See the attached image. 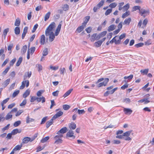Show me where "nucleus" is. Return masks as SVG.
<instances>
[{"instance_id":"26","label":"nucleus","mask_w":154,"mask_h":154,"mask_svg":"<svg viewBox=\"0 0 154 154\" xmlns=\"http://www.w3.org/2000/svg\"><path fill=\"white\" fill-rule=\"evenodd\" d=\"M73 90L72 89H71L68 91L63 95V97L64 98L66 97L69 95L71 93Z\"/></svg>"},{"instance_id":"41","label":"nucleus","mask_w":154,"mask_h":154,"mask_svg":"<svg viewBox=\"0 0 154 154\" xmlns=\"http://www.w3.org/2000/svg\"><path fill=\"white\" fill-rule=\"evenodd\" d=\"M148 69H141L140 71V72L143 73V74H147L148 72Z\"/></svg>"},{"instance_id":"32","label":"nucleus","mask_w":154,"mask_h":154,"mask_svg":"<svg viewBox=\"0 0 154 154\" xmlns=\"http://www.w3.org/2000/svg\"><path fill=\"white\" fill-rule=\"evenodd\" d=\"M130 11H127L122 14V17L124 18L130 15Z\"/></svg>"},{"instance_id":"6","label":"nucleus","mask_w":154,"mask_h":154,"mask_svg":"<svg viewBox=\"0 0 154 154\" xmlns=\"http://www.w3.org/2000/svg\"><path fill=\"white\" fill-rule=\"evenodd\" d=\"M109 79L108 78H106L104 79L103 82H102L98 84L97 85L98 87H100L103 86H105L107 85V83L109 82Z\"/></svg>"},{"instance_id":"30","label":"nucleus","mask_w":154,"mask_h":154,"mask_svg":"<svg viewBox=\"0 0 154 154\" xmlns=\"http://www.w3.org/2000/svg\"><path fill=\"white\" fill-rule=\"evenodd\" d=\"M20 21L19 18H17L16 20L14 23L15 26H19L20 25Z\"/></svg>"},{"instance_id":"61","label":"nucleus","mask_w":154,"mask_h":154,"mask_svg":"<svg viewBox=\"0 0 154 154\" xmlns=\"http://www.w3.org/2000/svg\"><path fill=\"white\" fill-rule=\"evenodd\" d=\"M112 9H108L106 10V12L105 13V15L106 16L112 12Z\"/></svg>"},{"instance_id":"19","label":"nucleus","mask_w":154,"mask_h":154,"mask_svg":"<svg viewBox=\"0 0 154 154\" xmlns=\"http://www.w3.org/2000/svg\"><path fill=\"white\" fill-rule=\"evenodd\" d=\"M131 21V18H128L126 19L124 22L123 23V24L124 25H129Z\"/></svg>"},{"instance_id":"28","label":"nucleus","mask_w":154,"mask_h":154,"mask_svg":"<svg viewBox=\"0 0 154 154\" xmlns=\"http://www.w3.org/2000/svg\"><path fill=\"white\" fill-rule=\"evenodd\" d=\"M90 18V16H86L85 17V21L82 23L83 25H84L85 26H86V25L87 23L88 22Z\"/></svg>"},{"instance_id":"59","label":"nucleus","mask_w":154,"mask_h":154,"mask_svg":"<svg viewBox=\"0 0 154 154\" xmlns=\"http://www.w3.org/2000/svg\"><path fill=\"white\" fill-rule=\"evenodd\" d=\"M9 98H8L5 99L3 100L2 102H1V105H4L9 100Z\"/></svg>"},{"instance_id":"53","label":"nucleus","mask_w":154,"mask_h":154,"mask_svg":"<svg viewBox=\"0 0 154 154\" xmlns=\"http://www.w3.org/2000/svg\"><path fill=\"white\" fill-rule=\"evenodd\" d=\"M0 119L1 121H3L5 120L4 114V113L0 114Z\"/></svg>"},{"instance_id":"20","label":"nucleus","mask_w":154,"mask_h":154,"mask_svg":"<svg viewBox=\"0 0 154 154\" xmlns=\"http://www.w3.org/2000/svg\"><path fill=\"white\" fill-rule=\"evenodd\" d=\"M30 93V91L29 89H27L23 94V97L26 98L28 96Z\"/></svg>"},{"instance_id":"56","label":"nucleus","mask_w":154,"mask_h":154,"mask_svg":"<svg viewBox=\"0 0 154 154\" xmlns=\"http://www.w3.org/2000/svg\"><path fill=\"white\" fill-rule=\"evenodd\" d=\"M78 112L79 115L85 113V111L84 109H78Z\"/></svg>"},{"instance_id":"58","label":"nucleus","mask_w":154,"mask_h":154,"mask_svg":"<svg viewBox=\"0 0 154 154\" xmlns=\"http://www.w3.org/2000/svg\"><path fill=\"white\" fill-rule=\"evenodd\" d=\"M16 58H14L13 59H12L11 61H10V66H12L14 63H15L16 61Z\"/></svg>"},{"instance_id":"34","label":"nucleus","mask_w":154,"mask_h":154,"mask_svg":"<svg viewBox=\"0 0 154 154\" xmlns=\"http://www.w3.org/2000/svg\"><path fill=\"white\" fill-rule=\"evenodd\" d=\"M10 66H8L4 70V71L2 72V74L4 75H5L6 74L9 70L10 69Z\"/></svg>"},{"instance_id":"60","label":"nucleus","mask_w":154,"mask_h":154,"mask_svg":"<svg viewBox=\"0 0 154 154\" xmlns=\"http://www.w3.org/2000/svg\"><path fill=\"white\" fill-rule=\"evenodd\" d=\"M133 77V75H131L128 76H125L124 77V78L125 79H128V80H131L132 79Z\"/></svg>"},{"instance_id":"29","label":"nucleus","mask_w":154,"mask_h":154,"mask_svg":"<svg viewBox=\"0 0 154 154\" xmlns=\"http://www.w3.org/2000/svg\"><path fill=\"white\" fill-rule=\"evenodd\" d=\"M10 79H8L5 81L2 84V85L5 87L7 86L10 83Z\"/></svg>"},{"instance_id":"22","label":"nucleus","mask_w":154,"mask_h":154,"mask_svg":"<svg viewBox=\"0 0 154 154\" xmlns=\"http://www.w3.org/2000/svg\"><path fill=\"white\" fill-rule=\"evenodd\" d=\"M76 124L74 122H71L69 125V128L70 129L74 130L76 128Z\"/></svg>"},{"instance_id":"52","label":"nucleus","mask_w":154,"mask_h":154,"mask_svg":"<svg viewBox=\"0 0 154 154\" xmlns=\"http://www.w3.org/2000/svg\"><path fill=\"white\" fill-rule=\"evenodd\" d=\"M13 46V44H10L8 46V50L9 51H9V53L10 54L11 53V50Z\"/></svg>"},{"instance_id":"33","label":"nucleus","mask_w":154,"mask_h":154,"mask_svg":"<svg viewBox=\"0 0 154 154\" xmlns=\"http://www.w3.org/2000/svg\"><path fill=\"white\" fill-rule=\"evenodd\" d=\"M34 121V119L30 118L29 117V116H28L26 119V122L27 123L33 122Z\"/></svg>"},{"instance_id":"27","label":"nucleus","mask_w":154,"mask_h":154,"mask_svg":"<svg viewBox=\"0 0 154 154\" xmlns=\"http://www.w3.org/2000/svg\"><path fill=\"white\" fill-rule=\"evenodd\" d=\"M51 14V12H48L46 14L44 17V20L46 21L49 18Z\"/></svg>"},{"instance_id":"62","label":"nucleus","mask_w":154,"mask_h":154,"mask_svg":"<svg viewBox=\"0 0 154 154\" xmlns=\"http://www.w3.org/2000/svg\"><path fill=\"white\" fill-rule=\"evenodd\" d=\"M38 26V25L37 24H36L34 25V27L33 28V29L32 30V32L33 33L35 31V30L37 28Z\"/></svg>"},{"instance_id":"16","label":"nucleus","mask_w":154,"mask_h":154,"mask_svg":"<svg viewBox=\"0 0 154 154\" xmlns=\"http://www.w3.org/2000/svg\"><path fill=\"white\" fill-rule=\"evenodd\" d=\"M4 50L3 48H1L0 50V56H1V59L2 60L5 59V54H4Z\"/></svg>"},{"instance_id":"4","label":"nucleus","mask_w":154,"mask_h":154,"mask_svg":"<svg viewBox=\"0 0 154 154\" xmlns=\"http://www.w3.org/2000/svg\"><path fill=\"white\" fill-rule=\"evenodd\" d=\"M25 84H26V87H28L29 85V82L28 80H24L22 82V85L20 86V89H23L25 86Z\"/></svg>"},{"instance_id":"54","label":"nucleus","mask_w":154,"mask_h":154,"mask_svg":"<svg viewBox=\"0 0 154 154\" xmlns=\"http://www.w3.org/2000/svg\"><path fill=\"white\" fill-rule=\"evenodd\" d=\"M124 2H122L119 3V10L121 11L123 8L122 7V6L124 5Z\"/></svg>"},{"instance_id":"15","label":"nucleus","mask_w":154,"mask_h":154,"mask_svg":"<svg viewBox=\"0 0 154 154\" xmlns=\"http://www.w3.org/2000/svg\"><path fill=\"white\" fill-rule=\"evenodd\" d=\"M32 75V72H26L24 74V80H25L27 78V77L29 78Z\"/></svg>"},{"instance_id":"51","label":"nucleus","mask_w":154,"mask_h":154,"mask_svg":"<svg viewBox=\"0 0 154 154\" xmlns=\"http://www.w3.org/2000/svg\"><path fill=\"white\" fill-rule=\"evenodd\" d=\"M117 38H115V44L116 45L120 44L121 43V40L119 38L118 39Z\"/></svg>"},{"instance_id":"50","label":"nucleus","mask_w":154,"mask_h":154,"mask_svg":"<svg viewBox=\"0 0 154 154\" xmlns=\"http://www.w3.org/2000/svg\"><path fill=\"white\" fill-rule=\"evenodd\" d=\"M129 4L128 3L123 7V8L125 11H127L129 9Z\"/></svg>"},{"instance_id":"46","label":"nucleus","mask_w":154,"mask_h":154,"mask_svg":"<svg viewBox=\"0 0 154 154\" xmlns=\"http://www.w3.org/2000/svg\"><path fill=\"white\" fill-rule=\"evenodd\" d=\"M48 50L47 48H45L43 51L42 55L43 56H45L48 54Z\"/></svg>"},{"instance_id":"10","label":"nucleus","mask_w":154,"mask_h":154,"mask_svg":"<svg viewBox=\"0 0 154 154\" xmlns=\"http://www.w3.org/2000/svg\"><path fill=\"white\" fill-rule=\"evenodd\" d=\"M74 133L73 131L72 130H70L68 132H67L66 134V136L69 137H73L74 138H75V137L73 135Z\"/></svg>"},{"instance_id":"45","label":"nucleus","mask_w":154,"mask_h":154,"mask_svg":"<svg viewBox=\"0 0 154 154\" xmlns=\"http://www.w3.org/2000/svg\"><path fill=\"white\" fill-rule=\"evenodd\" d=\"M35 47H32L30 49H28V50H29L30 54H32L34 52L35 50Z\"/></svg>"},{"instance_id":"31","label":"nucleus","mask_w":154,"mask_h":154,"mask_svg":"<svg viewBox=\"0 0 154 154\" xmlns=\"http://www.w3.org/2000/svg\"><path fill=\"white\" fill-rule=\"evenodd\" d=\"M23 60V58L22 57L19 58L17 61L16 63L17 66H18L20 65Z\"/></svg>"},{"instance_id":"24","label":"nucleus","mask_w":154,"mask_h":154,"mask_svg":"<svg viewBox=\"0 0 154 154\" xmlns=\"http://www.w3.org/2000/svg\"><path fill=\"white\" fill-rule=\"evenodd\" d=\"M102 44V43L100 40H99L94 44V46L95 47L98 48L100 47Z\"/></svg>"},{"instance_id":"47","label":"nucleus","mask_w":154,"mask_h":154,"mask_svg":"<svg viewBox=\"0 0 154 154\" xmlns=\"http://www.w3.org/2000/svg\"><path fill=\"white\" fill-rule=\"evenodd\" d=\"M144 45V43L140 42L135 45L134 46L136 48H138L140 47H142Z\"/></svg>"},{"instance_id":"2","label":"nucleus","mask_w":154,"mask_h":154,"mask_svg":"<svg viewBox=\"0 0 154 154\" xmlns=\"http://www.w3.org/2000/svg\"><path fill=\"white\" fill-rule=\"evenodd\" d=\"M106 31H104L97 35V33H94L91 36V41H94L95 40H98L100 38L104 36L107 33Z\"/></svg>"},{"instance_id":"64","label":"nucleus","mask_w":154,"mask_h":154,"mask_svg":"<svg viewBox=\"0 0 154 154\" xmlns=\"http://www.w3.org/2000/svg\"><path fill=\"white\" fill-rule=\"evenodd\" d=\"M43 92V91L42 90H39L37 92V95L38 96H41Z\"/></svg>"},{"instance_id":"44","label":"nucleus","mask_w":154,"mask_h":154,"mask_svg":"<svg viewBox=\"0 0 154 154\" xmlns=\"http://www.w3.org/2000/svg\"><path fill=\"white\" fill-rule=\"evenodd\" d=\"M20 91L17 90L14 91L12 94V97H16L19 93Z\"/></svg>"},{"instance_id":"38","label":"nucleus","mask_w":154,"mask_h":154,"mask_svg":"<svg viewBox=\"0 0 154 154\" xmlns=\"http://www.w3.org/2000/svg\"><path fill=\"white\" fill-rule=\"evenodd\" d=\"M49 139V137L47 136L43 138L41 140V142L42 143H44L46 142Z\"/></svg>"},{"instance_id":"57","label":"nucleus","mask_w":154,"mask_h":154,"mask_svg":"<svg viewBox=\"0 0 154 154\" xmlns=\"http://www.w3.org/2000/svg\"><path fill=\"white\" fill-rule=\"evenodd\" d=\"M117 5V4L115 3H113L110 4L109 6L111 8H115Z\"/></svg>"},{"instance_id":"36","label":"nucleus","mask_w":154,"mask_h":154,"mask_svg":"<svg viewBox=\"0 0 154 154\" xmlns=\"http://www.w3.org/2000/svg\"><path fill=\"white\" fill-rule=\"evenodd\" d=\"M9 31V29L7 28L5 29L3 31V35L4 36V38H5L7 34V33Z\"/></svg>"},{"instance_id":"7","label":"nucleus","mask_w":154,"mask_h":154,"mask_svg":"<svg viewBox=\"0 0 154 154\" xmlns=\"http://www.w3.org/2000/svg\"><path fill=\"white\" fill-rule=\"evenodd\" d=\"M34 138L31 139L30 137H24L22 140V143H26L29 141L30 142L32 141Z\"/></svg>"},{"instance_id":"23","label":"nucleus","mask_w":154,"mask_h":154,"mask_svg":"<svg viewBox=\"0 0 154 154\" xmlns=\"http://www.w3.org/2000/svg\"><path fill=\"white\" fill-rule=\"evenodd\" d=\"M42 100V103H43L45 102V98L43 96L41 97H36V100L38 102H40Z\"/></svg>"},{"instance_id":"14","label":"nucleus","mask_w":154,"mask_h":154,"mask_svg":"<svg viewBox=\"0 0 154 154\" xmlns=\"http://www.w3.org/2000/svg\"><path fill=\"white\" fill-rule=\"evenodd\" d=\"M148 13V11L143 9V8L140 9L139 11V13L141 14V15L143 16L144 17L145 16L143 14Z\"/></svg>"},{"instance_id":"25","label":"nucleus","mask_w":154,"mask_h":154,"mask_svg":"<svg viewBox=\"0 0 154 154\" xmlns=\"http://www.w3.org/2000/svg\"><path fill=\"white\" fill-rule=\"evenodd\" d=\"M27 49V46L25 45L23 46L21 49V53L22 54H24L26 53Z\"/></svg>"},{"instance_id":"42","label":"nucleus","mask_w":154,"mask_h":154,"mask_svg":"<svg viewBox=\"0 0 154 154\" xmlns=\"http://www.w3.org/2000/svg\"><path fill=\"white\" fill-rule=\"evenodd\" d=\"M60 71V74L64 75V73L66 72V69L64 68H60L59 69Z\"/></svg>"},{"instance_id":"39","label":"nucleus","mask_w":154,"mask_h":154,"mask_svg":"<svg viewBox=\"0 0 154 154\" xmlns=\"http://www.w3.org/2000/svg\"><path fill=\"white\" fill-rule=\"evenodd\" d=\"M14 32L16 34H19L20 33V28L18 27H16L14 29Z\"/></svg>"},{"instance_id":"18","label":"nucleus","mask_w":154,"mask_h":154,"mask_svg":"<svg viewBox=\"0 0 154 154\" xmlns=\"http://www.w3.org/2000/svg\"><path fill=\"white\" fill-rule=\"evenodd\" d=\"M12 116L11 112H10L7 114L5 117V119L8 120L9 119H11L12 118Z\"/></svg>"},{"instance_id":"63","label":"nucleus","mask_w":154,"mask_h":154,"mask_svg":"<svg viewBox=\"0 0 154 154\" xmlns=\"http://www.w3.org/2000/svg\"><path fill=\"white\" fill-rule=\"evenodd\" d=\"M50 68L53 70H56L58 69L59 66H50Z\"/></svg>"},{"instance_id":"35","label":"nucleus","mask_w":154,"mask_h":154,"mask_svg":"<svg viewBox=\"0 0 154 154\" xmlns=\"http://www.w3.org/2000/svg\"><path fill=\"white\" fill-rule=\"evenodd\" d=\"M20 131H19V130L18 129H15L13 130L11 132L13 135H14L18 133H20Z\"/></svg>"},{"instance_id":"48","label":"nucleus","mask_w":154,"mask_h":154,"mask_svg":"<svg viewBox=\"0 0 154 154\" xmlns=\"http://www.w3.org/2000/svg\"><path fill=\"white\" fill-rule=\"evenodd\" d=\"M21 122L20 121H18L14 123V127H17L20 124Z\"/></svg>"},{"instance_id":"49","label":"nucleus","mask_w":154,"mask_h":154,"mask_svg":"<svg viewBox=\"0 0 154 154\" xmlns=\"http://www.w3.org/2000/svg\"><path fill=\"white\" fill-rule=\"evenodd\" d=\"M10 124H8L6 126L3 128L2 130V132H4L5 130L8 129Z\"/></svg>"},{"instance_id":"13","label":"nucleus","mask_w":154,"mask_h":154,"mask_svg":"<svg viewBox=\"0 0 154 154\" xmlns=\"http://www.w3.org/2000/svg\"><path fill=\"white\" fill-rule=\"evenodd\" d=\"M85 26L82 24V25L79 27L76 30V31L78 33H80L82 32L85 27Z\"/></svg>"},{"instance_id":"3","label":"nucleus","mask_w":154,"mask_h":154,"mask_svg":"<svg viewBox=\"0 0 154 154\" xmlns=\"http://www.w3.org/2000/svg\"><path fill=\"white\" fill-rule=\"evenodd\" d=\"M61 136L57 134L54 137V139L55 140L54 143L55 144H58L62 143L63 140H62V137Z\"/></svg>"},{"instance_id":"17","label":"nucleus","mask_w":154,"mask_h":154,"mask_svg":"<svg viewBox=\"0 0 154 154\" xmlns=\"http://www.w3.org/2000/svg\"><path fill=\"white\" fill-rule=\"evenodd\" d=\"M45 41V36L44 35H42L41 36L40 43L41 45H43L44 44Z\"/></svg>"},{"instance_id":"8","label":"nucleus","mask_w":154,"mask_h":154,"mask_svg":"<svg viewBox=\"0 0 154 154\" xmlns=\"http://www.w3.org/2000/svg\"><path fill=\"white\" fill-rule=\"evenodd\" d=\"M22 146V144L21 143L20 145H17L15 146L14 149L12 150L11 153L12 154H14V151L20 150Z\"/></svg>"},{"instance_id":"1","label":"nucleus","mask_w":154,"mask_h":154,"mask_svg":"<svg viewBox=\"0 0 154 154\" xmlns=\"http://www.w3.org/2000/svg\"><path fill=\"white\" fill-rule=\"evenodd\" d=\"M56 27L54 22H52L46 29L45 31V35L46 36H49V40L50 42H51L54 40L55 36H57L60 30L61 24H59L54 34V31Z\"/></svg>"},{"instance_id":"11","label":"nucleus","mask_w":154,"mask_h":154,"mask_svg":"<svg viewBox=\"0 0 154 154\" xmlns=\"http://www.w3.org/2000/svg\"><path fill=\"white\" fill-rule=\"evenodd\" d=\"M63 114V112L61 111H59L52 117L53 119H55L58 117L61 116Z\"/></svg>"},{"instance_id":"9","label":"nucleus","mask_w":154,"mask_h":154,"mask_svg":"<svg viewBox=\"0 0 154 154\" xmlns=\"http://www.w3.org/2000/svg\"><path fill=\"white\" fill-rule=\"evenodd\" d=\"M123 111L125 114L130 115L132 112V111L129 108H124Z\"/></svg>"},{"instance_id":"5","label":"nucleus","mask_w":154,"mask_h":154,"mask_svg":"<svg viewBox=\"0 0 154 154\" xmlns=\"http://www.w3.org/2000/svg\"><path fill=\"white\" fill-rule=\"evenodd\" d=\"M67 130V128L66 127H64L62 128L60 130L58 131L57 134L59 135H61V136L63 137V134L66 132Z\"/></svg>"},{"instance_id":"55","label":"nucleus","mask_w":154,"mask_h":154,"mask_svg":"<svg viewBox=\"0 0 154 154\" xmlns=\"http://www.w3.org/2000/svg\"><path fill=\"white\" fill-rule=\"evenodd\" d=\"M63 10L64 11H66L69 9V5L67 4H65L64 5L63 8Z\"/></svg>"},{"instance_id":"12","label":"nucleus","mask_w":154,"mask_h":154,"mask_svg":"<svg viewBox=\"0 0 154 154\" xmlns=\"http://www.w3.org/2000/svg\"><path fill=\"white\" fill-rule=\"evenodd\" d=\"M55 120L53 119V117L49 121H48L46 123V127L47 128H48L50 125L53 124V121Z\"/></svg>"},{"instance_id":"37","label":"nucleus","mask_w":154,"mask_h":154,"mask_svg":"<svg viewBox=\"0 0 154 154\" xmlns=\"http://www.w3.org/2000/svg\"><path fill=\"white\" fill-rule=\"evenodd\" d=\"M132 131H126L123 134V137H128L129 136L131 132Z\"/></svg>"},{"instance_id":"40","label":"nucleus","mask_w":154,"mask_h":154,"mask_svg":"<svg viewBox=\"0 0 154 154\" xmlns=\"http://www.w3.org/2000/svg\"><path fill=\"white\" fill-rule=\"evenodd\" d=\"M104 3V0H101L97 5L98 8H100L103 5Z\"/></svg>"},{"instance_id":"43","label":"nucleus","mask_w":154,"mask_h":154,"mask_svg":"<svg viewBox=\"0 0 154 154\" xmlns=\"http://www.w3.org/2000/svg\"><path fill=\"white\" fill-rule=\"evenodd\" d=\"M70 106L68 105H63V109L65 110H67L70 108Z\"/></svg>"},{"instance_id":"21","label":"nucleus","mask_w":154,"mask_h":154,"mask_svg":"<svg viewBox=\"0 0 154 154\" xmlns=\"http://www.w3.org/2000/svg\"><path fill=\"white\" fill-rule=\"evenodd\" d=\"M116 26L114 24L110 26L108 28V30L109 32L113 30L116 28Z\"/></svg>"}]
</instances>
